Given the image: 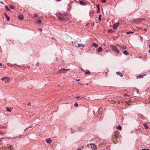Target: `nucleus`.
Returning a JSON list of instances; mask_svg holds the SVG:
<instances>
[{
    "instance_id": "nucleus-33",
    "label": "nucleus",
    "mask_w": 150,
    "mask_h": 150,
    "mask_svg": "<svg viewBox=\"0 0 150 150\" xmlns=\"http://www.w3.org/2000/svg\"><path fill=\"white\" fill-rule=\"evenodd\" d=\"M74 105L76 107H77L78 106V104L77 103H75Z\"/></svg>"
},
{
    "instance_id": "nucleus-52",
    "label": "nucleus",
    "mask_w": 150,
    "mask_h": 150,
    "mask_svg": "<svg viewBox=\"0 0 150 150\" xmlns=\"http://www.w3.org/2000/svg\"><path fill=\"white\" fill-rule=\"evenodd\" d=\"M57 0V1H60V0Z\"/></svg>"
},
{
    "instance_id": "nucleus-9",
    "label": "nucleus",
    "mask_w": 150,
    "mask_h": 150,
    "mask_svg": "<svg viewBox=\"0 0 150 150\" xmlns=\"http://www.w3.org/2000/svg\"><path fill=\"white\" fill-rule=\"evenodd\" d=\"M18 17L21 20H23L24 18L22 14H20L18 16Z\"/></svg>"
},
{
    "instance_id": "nucleus-60",
    "label": "nucleus",
    "mask_w": 150,
    "mask_h": 150,
    "mask_svg": "<svg viewBox=\"0 0 150 150\" xmlns=\"http://www.w3.org/2000/svg\"><path fill=\"white\" fill-rule=\"evenodd\" d=\"M58 86H59V85H58Z\"/></svg>"
},
{
    "instance_id": "nucleus-23",
    "label": "nucleus",
    "mask_w": 150,
    "mask_h": 150,
    "mask_svg": "<svg viewBox=\"0 0 150 150\" xmlns=\"http://www.w3.org/2000/svg\"><path fill=\"white\" fill-rule=\"evenodd\" d=\"M101 15H100L99 16L98 20L100 21H101Z\"/></svg>"
},
{
    "instance_id": "nucleus-19",
    "label": "nucleus",
    "mask_w": 150,
    "mask_h": 150,
    "mask_svg": "<svg viewBox=\"0 0 150 150\" xmlns=\"http://www.w3.org/2000/svg\"><path fill=\"white\" fill-rule=\"evenodd\" d=\"M123 52L124 54L125 55L128 54V53L127 51H126V50L124 51Z\"/></svg>"
},
{
    "instance_id": "nucleus-43",
    "label": "nucleus",
    "mask_w": 150,
    "mask_h": 150,
    "mask_svg": "<svg viewBox=\"0 0 150 150\" xmlns=\"http://www.w3.org/2000/svg\"><path fill=\"white\" fill-rule=\"evenodd\" d=\"M17 138H18V137H16L14 138H13L14 139H16Z\"/></svg>"
},
{
    "instance_id": "nucleus-14",
    "label": "nucleus",
    "mask_w": 150,
    "mask_h": 150,
    "mask_svg": "<svg viewBox=\"0 0 150 150\" xmlns=\"http://www.w3.org/2000/svg\"><path fill=\"white\" fill-rule=\"evenodd\" d=\"M143 77V75H140L138 76H137V78L140 79L141 78H142Z\"/></svg>"
},
{
    "instance_id": "nucleus-24",
    "label": "nucleus",
    "mask_w": 150,
    "mask_h": 150,
    "mask_svg": "<svg viewBox=\"0 0 150 150\" xmlns=\"http://www.w3.org/2000/svg\"><path fill=\"white\" fill-rule=\"evenodd\" d=\"M9 7L11 8L12 9H13L14 8V6L12 5H10Z\"/></svg>"
},
{
    "instance_id": "nucleus-7",
    "label": "nucleus",
    "mask_w": 150,
    "mask_h": 150,
    "mask_svg": "<svg viewBox=\"0 0 150 150\" xmlns=\"http://www.w3.org/2000/svg\"><path fill=\"white\" fill-rule=\"evenodd\" d=\"M7 79V81H6L5 82V83H7L10 80V78H9L8 77H4L2 78L1 79V80L3 81L5 79Z\"/></svg>"
},
{
    "instance_id": "nucleus-8",
    "label": "nucleus",
    "mask_w": 150,
    "mask_h": 150,
    "mask_svg": "<svg viewBox=\"0 0 150 150\" xmlns=\"http://www.w3.org/2000/svg\"><path fill=\"white\" fill-rule=\"evenodd\" d=\"M45 141L47 143L50 144L52 141L50 138H47L45 139Z\"/></svg>"
},
{
    "instance_id": "nucleus-41",
    "label": "nucleus",
    "mask_w": 150,
    "mask_h": 150,
    "mask_svg": "<svg viewBox=\"0 0 150 150\" xmlns=\"http://www.w3.org/2000/svg\"><path fill=\"white\" fill-rule=\"evenodd\" d=\"M28 129V127H27L25 129L24 131H26Z\"/></svg>"
},
{
    "instance_id": "nucleus-53",
    "label": "nucleus",
    "mask_w": 150,
    "mask_h": 150,
    "mask_svg": "<svg viewBox=\"0 0 150 150\" xmlns=\"http://www.w3.org/2000/svg\"><path fill=\"white\" fill-rule=\"evenodd\" d=\"M0 65L2 66V64L1 63H0Z\"/></svg>"
},
{
    "instance_id": "nucleus-36",
    "label": "nucleus",
    "mask_w": 150,
    "mask_h": 150,
    "mask_svg": "<svg viewBox=\"0 0 150 150\" xmlns=\"http://www.w3.org/2000/svg\"><path fill=\"white\" fill-rule=\"evenodd\" d=\"M4 14L6 17L8 16L7 14L6 13H4Z\"/></svg>"
},
{
    "instance_id": "nucleus-3",
    "label": "nucleus",
    "mask_w": 150,
    "mask_h": 150,
    "mask_svg": "<svg viewBox=\"0 0 150 150\" xmlns=\"http://www.w3.org/2000/svg\"><path fill=\"white\" fill-rule=\"evenodd\" d=\"M144 20V19L143 18L137 19L135 20V22L137 23H139L143 21Z\"/></svg>"
},
{
    "instance_id": "nucleus-1",
    "label": "nucleus",
    "mask_w": 150,
    "mask_h": 150,
    "mask_svg": "<svg viewBox=\"0 0 150 150\" xmlns=\"http://www.w3.org/2000/svg\"><path fill=\"white\" fill-rule=\"evenodd\" d=\"M57 16L58 19L60 21H66L68 19V18L66 17L65 15L63 16L62 15H58Z\"/></svg>"
},
{
    "instance_id": "nucleus-21",
    "label": "nucleus",
    "mask_w": 150,
    "mask_h": 150,
    "mask_svg": "<svg viewBox=\"0 0 150 150\" xmlns=\"http://www.w3.org/2000/svg\"><path fill=\"white\" fill-rule=\"evenodd\" d=\"M37 22L39 24H40L42 23V21H41V20H39L37 21Z\"/></svg>"
},
{
    "instance_id": "nucleus-39",
    "label": "nucleus",
    "mask_w": 150,
    "mask_h": 150,
    "mask_svg": "<svg viewBox=\"0 0 150 150\" xmlns=\"http://www.w3.org/2000/svg\"><path fill=\"white\" fill-rule=\"evenodd\" d=\"M81 98V97L80 96H78V97H76V99H78V98Z\"/></svg>"
},
{
    "instance_id": "nucleus-51",
    "label": "nucleus",
    "mask_w": 150,
    "mask_h": 150,
    "mask_svg": "<svg viewBox=\"0 0 150 150\" xmlns=\"http://www.w3.org/2000/svg\"><path fill=\"white\" fill-rule=\"evenodd\" d=\"M4 80L5 81V82L6 81H7V79H5Z\"/></svg>"
},
{
    "instance_id": "nucleus-16",
    "label": "nucleus",
    "mask_w": 150,
    "mask_h": 150,
    "mask_svg": "<svg viewBox=\"0 0 150 150\" xmlns=\"http://www.w3.org/2000/svg\"><path fill=\"white\" fill-rule=\"evenodd\" d=\"M84 72L86 74H89L90 73V71L89 70H87L85 71Z\"/></svg>"
},
{
    "instance_id": "nucleus-46",
    "label": "nucleus",
    "mask_w": 150,
    "mask_h": 150,
    "mask_svg": "<svg viewBox=\"0 0 150 150\" xmlns=\"http://www.w3.org/2000/svg\"><path fill=\"white\" fill-rule=\"evenodd\" d=\"M33 127V126H30L29 127H28V128H30V127Z\"/></svg>"
},
{
    "instance_id": "nucleus-12",
    "label": "nucleus",
    "mask_w": 150,
    "mask_h": 150,
    "mask_svg": "<svg viewBox=\"0 0 150 150\" xmlns=\"http://www.w3.org/2000/svg\"><path fill=\"white\" fill-rule=\"evenodd\" d=\"M79 3L80 4L82 5H85V3L82 1H79Z\"/></svg>"
},
{
    "instance_id": "nucleus-4",
    "label": "nucleus",
    "mask_w": 150,
    "mask_h": 150,
    "mask_svg": "<svg viewBox=\"0 0 150 150\" xmlns=\"http://www.w3.org/2000/svg\"><path fill=\"white\" fill-rule=\"evenodd\" d=\"M119 24V23H115L113 25V29L114 30H115L117 29V27L118 26Z\"/></svg>"
},
{
    "instance_id": "nucleus-26",
    "label": "nucleus",
    "mask_w": 150,
    "mask_h": 150,
    "mask_svg": "<svg viewBox=\"0 0 150 150\" xmlns=\"http://www.w3.org/2000/svg\"><path fill=\"white\" fill-rule=\"evenodd\" d=\"M6 111H7L8 112H11V111L10 110V109H9V108H8V107H6Z\"/></svg>"
},
{
    "instance_id": "nucleus-35",
    "label": "nucleus",
    "mask_w": 150,
    "mask_h": 150,
    "mask_svg": "<svg viewBox=\"0 0 150 150\" xmlns=\"http://www.w3.org/2000/svg\"><path fill=\"white\" fill-rule=\"evenodd\" d=\"M106 1V0H103L102 1L103 3H105Z\"/></svg>"
},
{
    "instance_id": "nucleus-18",
    "label": "nucleus",
    "mask_w": 150,
    "mask_h": 150,
    "mask_svg": "<svg viewBox=\"0 0 150 150\" xmlns=\"http://www.w3.org/2000/svg\"><path fill=\"white\" fill-rule=\"evenodd\" d=\"M117 128L119 129L120 130H122V127L121 126L119 125L118 127H117Z\"/></svg>"
},
{
    "instance_id": "nucleus-22",
    "label": "nucleus",
    "mask_w": 150,
    "mask_h": 150,
    "mask_svg": "<svg viewBox=\"0 0 150 150\" xmlns=\"http://www.w3.org/2000/svg\"><path fill=\"white\" fill-rule=\"evenodd\" d=\"M3 138V139H11V138H8V137H2Z\"/></svg>"
},
{
    "instance_id": "nucleus-28",
    "label": "nucleus",
    "mask_w": 150,
    "mask_h": 150,
    "mask_svg": "<svg viewBox=\"0 0 150 150\" xmlns=\"http://www.w3.org/2000/svg\"><path fill=\"white\" fill-rule=\"evenodd\" d=\"M133 32H132L130 31V32H127V34H129L130 33H132Z\"/></svg>"
},
{
    "instance_id": "nucleus-31",
    "label": "nucleus",
    "mask_w": 150,
    "mask_h": 150,
    "mask_svg": "<svg viewBox=\"0 0 150 150\" xmlns=\"http://www.w3.org/2000/svg\"><path fill=\"white\" fill-rule=\"evenodd\" d=\"M71 132L72 133H73L75 132V130L74 129H72V128H71Z\"/></svg>"
},
{
    "instance_id": "nucleus-48",
    "label": "nucleus",
    "mask_w": 150,
    "mask_h": 150,
    "mask_svg": "<svg viewBox=\"0 0 150 150\" xmlns=\"http://www.w3.org/2000/svg\"><path fill=\"white\" fill-rule=\"evenodd\" d=\"M97 8L98 9H99V6L98 5V6H97Z\"/></svg>"
},
{
    "instance_id": "nucleus-17",
    "label": "nucleus",
    "mask_w": 150,
    "mask_h": 150,
    "mask_svg": "<svg viewBox=\"0 0 150 150\" xmlns=\"http://www.w3.org/2000/svg\"><path fill=\"white\" fill-rule=\"evenodd\" d=\"M93 46L95 47L96 48H97L98 47V45L96 44L93 43Z\"/></svg>"
},
{
    "instance_id": "nucleus-15",
    "label": "nucleus",
    "mask_w": 150,
    "mask_h": 150,
    "mask_svg": "<svg viewBox=\"0 0 150 150\" xmlns=\"http://www.w3.org/2000/svg\"><path fill=\"white\" fill-rule=\"evenodd\" d=\"M144 126L146 129H148L149 128V127L147 126L146 123H145L144 124Z\"/></svg>"
},
{
    "instance_id": "nucleus-42",
    "label": "nucleus",
    "mask_w": 150,
    "mask_h": 150,
    "mask_svg": "<svg viewBox=\"0 0 150 150\" xmlns=\"http://www.w3.org/2000/svg\"><path fill=\"white\" fill-rule=\"evenodd\" d=\"M76 80L77 81H80V79H76Z\"/></svg>"
},
{
    "instance_id": "nucleus-49",
    "label": "nucleus",
    "mask_w": 150,
    "mask_h": 150,
    "mask_svg": "<svg viewBox=\"0 0 150 150\" xmlns=\"http://www.w3.org/2000/svg\"><path fill=\"white\" fill-rule=\"evenodd\" d=\"M139 58H142V57H141V56H139Z\"/></svg>"
},
{
    "instance_id": "nucleus-29",
    "label": "nucleus",
    "mask_w": 150,
    "mask_h": 150,
    "mask_svg": "<svg viewBox=\"0 0 150 150\" xmlns=\"http://www.w3.org/2000/svg\"><path fill=\"white\" fill-rule=\"evenodd\" d=\"M6 19L8 21H9L10 20V18L8 16L6 17Z\"/></svg>"
},
{
    "instance_id": "nucleus-6",
    "label": "nucleus",
    "mask_w": 150,
    "mask_h": 150,
    "mask_svg": "<svg viewBox=\"0 0 150 150\" xmlns=\"http://www.w3.org/2000/svg\"><path fill=\"white\" fill-rule=\"evenodd\" d=\"M90 145L91 146L92 150H94L97 149L96 146L94 144L91 143L90 144Z\"/></svg>"
},
{
    "instance_id": "nucleus-30",
    "label": "nucleus",
    "mask_w": 150,
    "mask_h": 150,
    "mask_svg": "<svg viewBox=\"0 0 150 150\" xmlns=\"http://www.w3.org/2000/svg\"><path fill=\"white\" fill-rule=\"evenodd\" d=\"M34 18H35L36 17L38 16V15L35 13L34 14Z\"/></svg>"
},
{
    "instance_id": "nucleus-27",
    "label": "nucleus",
    "mask_w": 150,
    "mask_h": 150,
    "mask_svg": "<svg viewBox=\"0 0 150 150\" xmlns=\"http://www.w3.org/2000/svg\"><path fill=\"white\" fill-rule=\"evenodd\" d=\"M122 48L123 50H124L126 49V47L124 46H122Z\"/></svg>"
},
{
    "instance_id": "nucleus-32",
    "label": "nucleus",
    "mask_w": 150,
    "mask_h": 150,
    "mask_svg": "<svg viewBox=\"0 0 150 150\" xmlns=\"http://www.w3.org/2000/svg\"><path fill=\"white\" fill-rule=\"evenodd\" d=\"M38 30L40 31H42V29L41 28H39L38 29Z\"/></svg>"
},
{
    "instance_id": "nucleus-61",
    "label": "nucleus",
    "mask_w": 150,
    "mask_h": 150,
    "mask_svg": "<svg viewBox=\"0 0 150 150\" xmlns=\"http://www.w3.org/2000/svg\"><path fill=\"white\" fill-rule=\"evenodd\" d=\"M0 128H1V127H0Z\"/></svg>"
},
{
    "instance_id": "nucleus-25",
    "label": "nucleus",
    "mask_w": 150,
    "mask_h": 150,
    "mask_svg": "<svg viewBox=\"0 0 150 150\" xmlns=\"http://www.w3.org/2000/svg\"><path fill=\"white\" fill-rule=\"evenodd\" d=\"M13 146L12 145H10L8 148H10L11 150L12 149Z\"/></svg>"
},
{
    "instance_id": "nucleus-34",
    "label": "nucleus",
    "mask_w": 150,
    "mask_h": 150,
    "mask_svg": "<svg viewBox=\"0 0 150 150\" xmlns=\"http://www.w3.org/2000/svg\"><path fill=\"white\" fill-rule=\"evenodd\" d=\"M3 138H0V142H1L3 140Z\"/></svg>"
},
{
    "instance_id": "nucleus-50",
    "label": "nucleus",
    "mask_w": 150,
    "mask_h": 150,
    "mask_svg": "<svg viewBox=\"0 0 150 150\" xmlns=\"http://www.w3.org/2000/svg\"><path fill=\"white\" fill-rule=\"evenodd\" d=\"M105 74L106 75H107V74H108L107 72H105Z\"/></svg>"
},
{
    "instance_id": "nucleus-57",
    "label": "nucleus",
    "mask_w": 150,
    "mask_h": 150,
    "mask_svg": "<svg viewBox=\"0 0 150 150\" xmlns=\"http://www.w3.org/2000/svg\"><path fill=\"white\" fill-rule=\"evenodd\" d=\"M149 47L150 48V45H149Z\"/></svg>"
},
{
    "instance_id": "nucleus-37",
    "label": "nucleus",
    "mask_w": 150,
    "mask_h": 150,
    "mask_svg": "<svg viewBox=\"0 0 150 150\" xmlns=\"http://www.w3.org/2000/svg\"><path fill=\"white\" fill-rule=\"evenodd\" d=\"M30 104H31V103H30V102H29L28 103V104H27V105L28 106H30Z\"/></svg>"
},
{
    "instance_id": "nucleus-2",
    "label": "nucleus",
    "mask_w": 150,
    "mask_h": 150,
    "mask_svg": "<svg viewBox=\"0 0 150 150\" xmlns=\"http://www.w3.org/2000/svg\"><path fill=\"white\" fill-rule=\"evenodd\" d=\"M70 70L69 69H65L64 68H62L58 70L57 72V74H60L61 73H64L66 72L67 71Z\"/></svg>"
},
{
    "instance_id": "nucleus-10",
    "label": "nucleus",
    "mask_w": 150,
    "mask_h": 150,
    "mask_svg": "<svg viewBox=\"0 0 150 150\" xmlns=\"http://www.w3.org/2000/svg\"><path fill=\"white\" fill-rule=\"evenodd\" d=\"M116 74L118 75H120L121 77H122L123 76L122 74L120 71L117 72Z\"/></svg>"
},
{
    "instance_id": "nucleus-40",
    "label": "nucleus",
    "mask_w": 150,
    "mask_h": 150,
    "mask_svg": "<svg viewBox=\"0 0 150 150\" xmlns=\"http://www.w3.org/2000/svg\"><path fill=\"white\" fill-rule=\"evenodd\" d=\"M81 69L83 72H85V70H84L82 68H81Z\"/></svg>"
},
{
    "instance_id": "nucleus-11",
    "label": "nucleus",
    "mask_w": 150,
    "mask_h": 150,
    "mask_svg": "<svg viewBox=\"0 0 150 150\" xmlns=\"http://www.w3.org/2000/svg\"><path fill=\"white\" fill-rule=\"evenodd\" d=\"M78 46L79 47H84V45H83L81 44H78Z\"/></svg>"
},
{
    "instance_id": "nucleus-58",
    "label": "nucleus",
    "mask_w": 150,
    "mask_h": 150,
    "mask_svg": "<svg viewBox=\"0 0 150 150\" xmlns=\"http://www.w3.org/2000/svg\"><path fill=\"white\" fill-rule=\"evenodd\" d=\"M78 84H80V82H78Z\"/></svg>"
},
{
    "instance_id": "nucleus-47",
    "label": "nucleus",
    "mask_w": 150,
    "mask_h": 150,
    "mask_svg": "<svg viewBox=\"0 0 150 150\" xmlns=\"http://www.w3.org/2000/svg\"><path fill=\"white\" fill-rule=\"evenodd\" d=\"M142 150H146V149H142Z\"/></svg>"
},
{
    "instance_id": "nucleus-54",
    "label": "nucleus",
    "mask_w": 150,
    "mask_h": 150,
    "mask_svg": "<svg viewBox=\"0 0 150 150\" xmlns=\"http://www.w3.org/2000/svg\"><path fill=\"white\" fill-rule=\"evenodd\" d=\"M149 52L150 53V50H149Z\"/></svg>"
},
{
    "instance_id": "nucleus-38",
    "label": "nucleus",
    "mask_w": 150,
    "mask_h": 150,
    "mask_svg": "<svg viewBox=\"0 0 150 150\" xmlns=\"http://www.w3.org/2000/svg\"><path fill=\"white\" fill-rule=\"evenodd\" d=\"M3 134V132H0V134Z\"/></svg>"
},
{
    "instance_id": "nucleus-45",
    "label": "nucleus",
    "mask_w": 150,
    "mask_h": 150,
    "mask_svg": "<svg viewBox=\"0 0 150 150\" xmlns=\"http://www.w3.org/2000/svg\"><path fill=\"white\" fill-rule=\"evenodd\" d=\"M127 94H124V96H128L126 95Z\"/></svg>"
},
{
    "instance_id": "nucleus-13",
    "label": "nucleus",
    "mask_w": 150,
    "mask_h": 150,
    "mask_svg": "<svg viewBox=\"0 0 150 150\" xmlns=\"http://www.w3.org/2000/svg\"><path fill=\"white\" fill-rule=\"evenodd\" d=\"M102 50V48L101 47H99L98 49L97 50V51L98 52H101Z\"/></svg>"
},
{
    "instance_id": "nucleus-44",
    "label": "nucleus",
    "mask_w": 150,
    "mask_h": 150,
    "mask_svg": "<svg viewBox=\"0 0 150 150\" xmlns=\"http://www.w3.org/2000/svg\"><path fill=\"white\" fill-rule=\"evenodd\" d=\"M144 30H145V32H146V31H147V29H144Z\"/></svg>"
},
{
    "instance_id": "nucleus-56",
    "label": "nucleus",
    "mask_w": 150,
    "mask_h": 150,
    "mask_svg": "<svg viewBox=\"0 0 150 150\" xmlns=\"http://www.w3.org/2000/svg\"><path fill=\"white\" fill-rule=\"evenodd\" d=\"M146 150H150L149 149H146Z\"/></svg>"
},
{
    "instance_id": "nucleus-20",
    "label": "nucleus",
    "mask_w": 150,
    "mask_h": 150,
    "mask_svg": "<svg viewBox=\"0 0 150 150\" xmlns=\"http://www.w3.org/2000/svg\"><path fill=\"white\" fill-rule=\"evenodd\" d=\"M5 8H6V10L7 11H10V9L7 6H5Z\"/></svg>"
},
{
    "instance_id": "nucleus-5",
    "label": "nucleus",
    "mask_w": 150,
    "mask_h": 150,
    "mask_svg": "<svg viewBox=\"0 0 150 150\" xmlns=\"http://www.w3.org/2000/svg\"><path fill=\"white\" fill-rule=\"evenodd\" d=\"M112 50H114V51H115L117 54L119 53V51L116 47H115L114 46H113L112 47Z\"/></svg>"
},
{
    "instance_id": "nucleus-55",
    "label": "nucleus",
    "mask_w": 150,
    "mask_h": 150,
    "mask_svg": "<svg viewBox=\"0 0 150 150\" xmlns=\"http://www.w3.org/2000/svg\"><path fill=\"white\" fill-rule=\"evenodd\" d=\"M78 150H81V149H80L79 148V149H78Z\"/></svg>"
},
{
    "instance_id": "nucleus-59",
    "label": "nucleus",
    "mask_w": 150,
    "mask_h": 150,
    "mask_svg": "<svg viewBox=\"0 0 150 150\" xmlns=\"http://www.w3.org/2000/svg\"><path fill=\"white\" fill-rule=\"evenodd\" d=\"M87 85H88V83H87Z\"/></svg>"
}]
</instances>
